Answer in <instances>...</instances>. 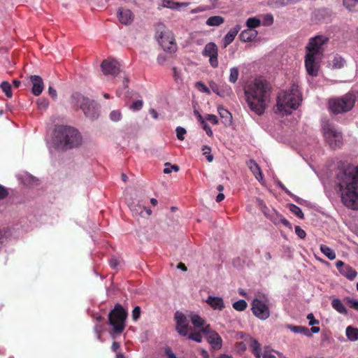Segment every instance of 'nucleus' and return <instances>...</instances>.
<instances>
[{
  "label": "nucleus",
  "mask_w": 358,
  "mask_h": 358,
  "mask_svg": "<svg viewBox=\"0 0 358 358\" xmlns=\"http://www.w3.org/2000/svg\"><path fill=\"white\" fill-rule=\"evenodd\" d=\"M0 87L2 90V91L5 93L6 96L8 98L12 97L13 94H12V90H11V86L8 82H7V81L2 82Z\"/></svg>",
  "instance_id": "obj_38"
},
{
  "label": "nucleus",
  "mask_w": 358,
  "mask_h": 358,
  "mask_svg": "<svg viewBox=\"0 0 358 358\" xmlns=\"http://www.w3.org/2000/svg\"><path fill=\"white\" fill-rule=\"evenodd\" d=\"M329 39V37L322 35L311 38L306 46V52L322 57L323 45L328 42Z\"/></svg>",
  "instance_id": "obj_9"
},
{
  "label": "nucleus",
  "mask_w": 358,
  "mask_h": 358,
  "mask_svg": "<svg viewBox=\"0 0 358 358\" xmlns=\"http://www.w3.org/2000/svg\"><path fill=\"white\" fill-rule=\"evenodd\" d=\"M263 358H276L271 352L265 351L263 355Z\"/></svg>",
  "instance_id": "obj_63"
},
{
  "label": "nucleus",
  "mask_w": 358,
  "mask_h": 358,
  "mask_svg": "<svg viewBox=\"0 0 358 358\" xmlns=\"http://www.w3.org/2000/svg\"><path fill=\"white\" fill-rule=\"evenodd\" d=\"M324 136L333 149L340 148L342 145L343 137L341 132H338L333 126L327 124L323 129Z\"/></svg>",
  "instance_id": "obj_8"
},
{
  "label": "nucleus",
  "mask_w": 358,
  "mask_h": 358,
  "mask_svg": "<svg viewBox=\"0 0 358 358\" xmlns=\"http://www.w3.org/2000/svg\"><path fill=\"white\" fill-rule=\"evenodd\" d=\"M336 266L339 273L350 280H354L357 275V273L355 269H353L350 265L345 264L341 260H338L336 262Z\"/></svg>",
  "instance_id": "obj_16"
},
{
  "label": "nucleus",
  "mask_w": 358,
  "mask_h": 358,
  "mask_svg": "<svg viewBox=\"0 0 358 358\" xmlns=\"http://www.w3.org/2000/svg\"><path fill=\"white\" fill-rule=\"evenodd\" d=\"M129 207L131 212L133 213L134 215H142L143 211L145 210V208L144 206H142L141 205L135 204V203H130L129 204Z\"/></svg>",
  "instance_id": "obj_32"
},
{
  "label": "nucleus",
  "mask_w": 358,
  "mask_h": 358,
  "mask_svg": "<svg viewBox=\"0 0 358 358\" xmlns=\"http://www.w3.org/2000/svg\"><path fill=\"white\" fill-rule=\"evenodd\" d=\"M206 302L214 310H222L225 307L223 299L221 297L208 296Z\"/></svg>",
  "instance_id": "obj_18"
},
{
  "label": "nucleus",
  "mask_w": 358,
  "mask_h": 358,
  "mask_svg": "<svg viewBox=\"0 0 358 358\" xmlns=\"http://www.w3.org/2000/svg\"><path fill=\"white\" fill-rule=\"evenodd\" d=\"M320 250L321 252L330 260H333L336 258V253L335 252L331 249L329 247L325 245H320Z\"/></svg>",
  "instance_id": "obj_31"
},
{
  "label": "nucleus",
  "mask_w": 358,
  "mask_h": 358,
  "mask_svg": "<svg viewBox=\"0 0 358 358\" xmlns=\"http://www.w3.org/2000/svg\"><path fill=\"white\" fill-rule=\"evenodd\" d=\"M110 118L114 122L120 121L122 118V113L119 110H113L110 114Z\"/></svg>",
  "instance_id": "obj_43"
},
{
  "label": "nucleus",
  "mask_w": 358,
  "mask_h": 358,
  "mask_svg": "<svg viewBox=\"0 0 358 358\" xmlns=\"http://www.w3.org/2000/svg\"><path fill=\"white\" fill-rule=\"evenodd\" d=\"M289 210L294 214L296 217L300 219L304 218V215L301 210V209L295 204L291 203L289 205Z\"/></svg>",
  "instance_id": "obj_34"
},
{
  "label": "nucleus",
  "mask_w": 358,
  "mask_h": 358,
  "mask_svg": "<svg viewBox=\"0 0 358 358\" xmlns=\"http://www.w3.org/2000/svg\"><path fill=\"white\" fill-rule=\"evenodd\" d=\"M141 307L138 306L134 307V308L133 309L132 313H131V317H132L133 320L137 321L141 317Z\"/></svg>",
  "instance_id": "obj_45"
},
{
  "label": "nucleus",
  "mask_w": 358,
  "mask_h": 358,
  "mask_svg": "<svg viewBox=\"0 0 358 358\" xmlns=\"http://www.w3.org/2000/svg\"><path fill=\"white\" fill-rule=\"evenodd\" d=\"M224 22V17L219 16V15H215L210 17L206 20V24L210 27H217L220 24H222Z\"/></svg>",
  "instance_id": "obj_29"
},
{
  "label": "nucleus",
  "mask_w": 358,
  "mask_h": 358,
  "mask_svg": "<svg viewBox=\"0 0 358 358\" xmlns=\"http://www.w3.org/2000/svg\"><path fill=\"white\" fill-rule=\"evenodd\" d=\"M271 87L269 83L255 78L244 87L245 100L249 108L258 115L264 114L270 101Z\"/></svg>",
  "instance_id": "obj_2"
},
{
  "label": "nucleus",
  "mask_w": 358,
  "mask_h": 358,
  "mask_svg": "<svg viewBox=\"0 0 358 358\" xmlns=\"http://www.w3.org/2000/svg\"><path fill=\"white\" fill-rule=\"evenodd\" d=\"M344 7L349 11L355 10V7L358 4V0H343Z\"/></svg>",
  "instance_id": "obj_35"
},
{
  "label": "nucleus",
  "mask_w": 358,
  "mask_h": 358,
  "mask_svg": "<svg viewBox=\"0 0 358 358\" xmlns=\"http://www.w3.org/2000/svg\"><path fill=\"white\" fill-rule=\"evenodd\" d=\"M331 306L334 310H336L338 313L341 314H348V310L344 306L342 301L339 299H334L331 301Z\"/></svg>",
  "instance_id": "obj_25"
},
{
  "label": "nucleus",
  "mask_w": 358,
  "mask_h": 358,
  "mask_svg": "<svg viewBox=\"0 0 358 358\" xmlns=\"http://www.w3.org/2000/svg\"><path fill=\"white\" fill-rule=\"evenodd\" d=\"M201 124V127L203 129V130L206 131V134L208 136H211L213 135V131H212L210 127H209V125L206 122V121L202 120Z\"/></svg>",
  "instance_id": "obj_50"
},
{
  "label": "nucleus",
  "mask_w": 358,
  "mask_h": 358,
  "mask_svg": "<svg viewBox=\"0 0 358 358\" xmlns=\"http://www.w3.org/2000/svg\"><path fill=\"white\" fill-rule=\"evenodd\" d=\"M294 229H295L296 234L301 239H303L306 238V231L303 229H302L299 226H296Z\"/></svg>",
  "instance_id": "obj_49"
},
{
  "label": "nucleus",
  "mask_w": 358,
  "mask_h": 358,
  "mask_svg": "<svg viewBox=\"0 0 358 358\" xmlns=\"http://www.w3.org/2000/svg\"><path fill=\"white\" fill-rule=\"evenodd\" d=\"M38 107L41 110H45L48 106V101L45 99H39L37 101Z\"/></svg>",
  "instance_id": "obj_48"
},
{
  "label": "nucleus",
  "mask_w": 358,
  "mask_h": 358,
  "mask_svg": "<svg viewBox=\"0 0 358 358\" xmlns=\"http://www.w3.org/2000/svg\"><path fill=\"white\" fill-rule=\"evenodd\" d=\"M206 119L213 124H217L218 123V120L215 115H208Z\"/></svg>",
  "instance_id": "obj_56"
},
{
  "label": "nucleus",
  "mask_w": 358,
  "mask_h": 358,
  "mask_svg": "<svg viewBox=\"0 0 358 358\" xmlns=\"http://www.w3.org/2000/svg\"><path fill=\"white\" fill-rule=\"evenodd\" d=\"M117 17L124 24H129L133 22L134 15L129 9L120 8L117 10Z\"/></svg>",
  "instance_id": "obj_17"
},
{
  "label": "nucleus",
  "mask_w": 358,
  "mask_h": 358,
  "mask_svg": "<svg viewBox=\"0 0 358 358\" xmlns=\"http://www.w3.org/2000/svg\"><path fill=\"white\" fill-rule=\"evenodd\" d=\"M210 87L214 93H215L216 94H217L220 96H223V94L220 92V91L219 90V87L215 83H210Z\"/></svg>",
  "instance_id": "obj_52"
},
{
  "label": "nucleus",
  "mask_w": 358,
  "mask_h": 358,
  "mask_svg": "<svg viewBox=\"0 0 358 358\" xmlns=\"http://www.w3.org/2000/svg\"><path fill=\"white\" fill-rule=\"evenodd\" d=\"M239 76V71L237 67H233L230 69V75L229 78V80L231 83H235Z\"/></svg>",
  "instance_id": "obj_40"
},
{
  "label": "nucleus",
  "mask_w": 358,
  "mask_h": 358,
  "mask_svg": "<svg viewBox=\"0 0 358 358\" xmlns=\"http://www.w3.org/2000/svg\"><path fill=\"white\" fill-rule=\"evenodd\" d=\"M101 67L104 75H110L115 77L120 73V64L115 59H108L103 60Z\"/></svg>",
  "instance_id": "obj_14"
},
{
  "label": "nucleus",
  "mask_w": 358,
  "mask_h": 358,
  "mask_svg": "<svg viewBox=\"0 0 358 358\" xmlns=\"http://www.w3.org/2000/svg\"><path fill=\"white\" fill-rule=\"evenodd\" d=\"M176 131L178 139L183 141L185 139V134L187 133L186 129L182 127H178Z\"/></svg>",
  "instance_id": "obj_44"
},
{
  "label": "nucleus",
  "mask_w": 358,
  "mask_h": 358,
  "mask_svg": "<svg viewBox=\"0 0 358 358\" xmlns=\"http://www.w3.org/2000/svg\"><path fill=\"white\" fill-rule=\"evenodd\" d=\"M202 55L209 57V63L213 68L218 66V48L215 43H208L204 47Z\"/></svg>",
  "instance_id": "obj_13"
},
{
  "label": "nucleus",
  "mask_w": 358,
  "mask_h": 358,
  "mask_svg": "<svg viewBox=\"0 0 358 358\" xmlns=\"http://www.w3.org/2000/svg\"><path fill=\"white\" fill-rule=\"evenodd\" d=\"M217 111H218L220 116L222 119V121L224 124V125H226V126L231 125V124L232 122V115H231V113L228 110H227L221 106L218 107Z\"/></svg>",
  "instance_id": "obj_22"
},
{
  "label": "nucleus",
  "mask_w": 358,
  "mask_h": 358,
  "mask_svg": "<svg viewBox=\"0 0 358 358\" xmlns=\"http://www.w3.org/2000/svg\"><path fill=\"white\" fill-rule=\"evenodd\" d=\"M189 338L196 342L200 343L202 341V336L200 332H194L189 335Z\"/></svg>",
  "instance_id": "obj_46"
},
{
  "label": "nucleus",
  "mask_w": 358,
  "mask_h": 358,
  "mask_svg": "<svg viewBox=\"0 0 358 358\" xmlns=\"http://www.w3.org/2000/svg\"><path fill=\"white\" fill-rule=\"evenodd\" d=\"M233 308L238 311H243L246 309L248 304L243 299H240L234 302L232 305Z\"/></svg>",
  "instance_id": "obj_39"
},
{
  "label": "nucleus",
  "mask_w": 358,
  "mask_h": 358,
  "mask_svg": "<svg viewBox=\"0 0 358 358\" xmlns=\"http://www.w3.org/2000/svg\"><path fill=\"white\" fill-rule=\"evenodd\" d=\"M164 6L171 8L172 10H178L180 7H187L189 6V3H179L175 2L172 0H164Z\"/></svg>",
  "instance_id": "obj_27"
},
{
  "label": "nucleus",
  "mask_w": 358,
  "mask_h": 358,
  "mask_svg": "<svg viewBox=\"0 0 358 358\" xmlns=\"http://www.w3.org/2000/svg\"><path fill=\"white\" fill-rule=\"evenodd\" d=\"M344 301L351 308L356 310H358V301H355L350 296H347L344 299Z\"/></svg>",
  "instance_id": "obj_41"
},
{
  "label": "nucleus",
  "mask_w": 358,
  "mask_h": 358,
  "mask_svg": "<svg viewBox=\"0 0 358 358\" xmlns=\"http://www.w3.org/2000/svg\"><path fill=\"white\" fill-rule=\"evenodd\" d=\"M257 36V31L255 29H247L243 30L239 35L240 40L243 42L252 41Z\"/></svg>",
  "instance_id": "obj_23"
},
{
  "label": "nucleus",
  "mask_w": 358,
  "mask_h": 358,
  "mask_svg": "<svg viewBox=\"0 0 358 358\" xmlns=\"http://www.w3.org/2000/svg\"><path fill=\"white\" fill-rule=\"evenodd\" d=\"M288 329L294 333L303 334L308 337L312 336L310 329L306 327L289 325Z\"/></svg>",
  "instance_id": "obj_24"
},
{
  "label": "nucleus",
  "mask_w": 358,
  "mask_h": 358,
  "mask_svg": "<svg viewBox=\"0 0 358 358\" xmlns=\"http://www.w3.org/2000/svg\"><path fill=\"white\" fill-rule=\"evenodd\" d=\"M155 38L163 50L174 53L178 48L173 32L163 23L159 22L155 27Z\"/></svg>",
  "instance_id": "obj_5"
},
{
  "label": "nucleus",
  "mask_w": 358,
  "mask_h": 358,
  "mask_svg": "<svg viewBox=\"0 0 358 358\" xmlns=\"http://www.w3.org/2000/svg\"><path fill=\"white\" fill-rule=\"evenodd\" d=\"M120 78H122V80H121V82L122 83V85H123L124 89H127L128 83L129 82L128 77H127L125 75H124V76H120Z\"/></svg>",
  "instance_id": "obj_59"
},
{
  "label": "nucleus",
  "mask_w": 358,
  "mask_h": 358,
  "mask_svg": "<svg viewBox=\"0 0 358 358\" xmlns=\"http://www.w3.org/2000/svg\"><path fill=\"white\" fill-rule=\"evenodd\" d=\"M336 179L343 204L358 210V166L343 163L338 169Z\"/></svg>",
  "instance_id": "obj_1"
},
{
  "label": "nucleus",
  "mask_w": 358,
  "mask_h": 358,
  "mask_svg": "<svg viewBox=\"0 0 358 358\" xmlns=\"http://www.w3.org/2000/svg\"><path fill=\"white\" fill-rule=\"evenodd\" d=\"M8 195V192L6 187L0 185V200L3 199Z\"/></svg>",
  "instance_id": "obj_55"
},
{
  "label": "nucleus",
  "mask_w": 358,
  "mask_h": 358,
  "mask_svg": "<svg viewBox=\"0 0 358 358\" xmlns=\"http://www.w3.org/2000/svg\"><path fill=\"white\" fill-rule=\"evenodd\" d=\"M173 76L175 81L176 83H179L180 81H181V78L179 76V73L178 72L176 67L173 68Z\"/></svg>",
  "instance_id": "obj_57"
},
{
  "label": "nucleus",
  "mask_w": 358,
  "mask_h": 358,
  "mask_svg": "<svg viewBox=\"0 0 358 358\" xmlns=\"http://www.w3.org/2000/svg\"><path fill=\"white\" fill-rule=\"evenodd\" d=\"M143 102L142 100H137L133 102L131 105L130 108L134 110H138L142 108Z\"/></svg>",
  "instance_id": "obj_47"
},
{
  "label": "nucleus",
  "mask_w": 358,
  "mask_h": 358,
  "mask_svg": "<svg viewBox=\"0 0 358 358\" xmlns=\"http://www.w3.org/2000/svg\"><path fill=\"white\" fill-rule=\"evenodd\" d=\"M355 100V95L349 92L341 97L329 99V107L334 114L346 113L353 108Z\"/></svg>",
  "instance_id": "obj_7"
},
{
  "label": "nucleus",
  "mask_w": 358,
  "mask_h": 358,
  "mask_svg": "<svg viewBox=\"0 0 358 358\" xmlns=\"http://www.w3.org/2000/svg\"><path fill=\"white\" fill-rule=\"evenodd\" d=\"M92 105V101L90 99L86 97L81 98L80 108L83 113L87 110Z\"/></svg>",
  "instance_id": "obj_37"
},
{
  "label": "nucleus",
  "mask_w": 358,
  "mask_h": 358,
  "mask_svg": "<svg viewBox=\"0 0 358 358\" xmlns=\"http://www.w3.org/2000/svg\"><path fill=\"white\" fill-rule=\"evenodd\" d=\"M307 319L309 320V325L313 326L315 324H318L320 322L317 320H315L313 313H309L307 315Z\"/></svg>",
  "instance_id": "obj_51"
},
{
  "label": "nucleus",
  "mask_w": 358,
  "mask_h": 358,
  "mask_svg": "<svg viewBox=\"0 0 358 358\" xmlns=\"http://www.w3.org/2000/svg\"><path fill=\"white\" fill-rule=\"evenodd\" d=\"M250 347L251 348L252 352L254 354V355L257 358H260L262 350L259 342L256 339L250 338Z\"/></svg>",
  "instance_id": "obj_26"
},
{
  "label": "nucleus",
  "mask_w": 358,
  "mask_h": 358,
  "mask_svg": "<svg viewBox=\"0 0 358 358\" xmlns=\"http://www.w3.org/2000/svg\"><path fill=\"white\" fill-rule=\"evenodd\" d=\"M31 81L33 84L32 93L35 96H38L41 94L43 90V82L42 78L38 76H31Z\"/></svg>",
  "instance_id": "obj_19"
},
{
  "label": "nucleus",
  "mask_w": 358,
  "mask_h": 358,
  "mask_svg": "<svg viewBox=\"0 0 358 358\" xmlns=\"http://www.w3.org/2000/svg\"><path fill=\"white\" fill-rule=\"evenodd\" d=\"M201 331L206 334V339L213 348L219 350L222 348V339L221 336L216 331L211 329L210 324L201 329Z\"/></svg>",
  "instance_id": "obj_12"
},
{
  "label": "nucleus",
  "mask_w": 358,
  "mask_h": 358,
  "mask_svg": "<svg viewBox=\"0 0 358 358\" xmlns=\"http://www.w3.org/2000/svg\"><path fill=\"white\" fill-rule=\"evenodd\" d=\"M120 348V343L117 341H113L112 343L111 350L113 352H117V350H119Z\"/></svg>",
  "instance_id": "obj_61"
},
{
  "label": "nucleus",
  "mask_w": 358,
  "mask_h": 358,
  "mask_svg": "<svg viewBox=\"0 0 358 358\" xmlns=\"http://www.w3.org/2000/svg\"><path fill=\"white\" fill-rule=\"evenodd\" d=\"M174 319L176 322V330L182 336L187 335L189 330V322L186 316L181 312L177 311L175 313Z\"/></svg>",
  "instance_id": "obj_15"
},
{
  "label": "nucleus",
  "mask_w": 358,
  "mask_h": 358,
  "mask_svg": "<svg viewBox=\"0 0 358 358\" xmlns=\"http://www.w3.org/2000/svg\"><path fill=\"white\" fill-rule=\"evenodd\" d=\"M85 115L92 120L96 119L99 116V112L97 108L92 105L84 113Z\"/></svg>",
  "instance_id": "obj_33"
},
{
  "label": "nucleus",
  "mask_w": 358,
  "mask_h": 358,
  "mask_svg": "<svg viewBox=\"0 0 358 358\" xmlns=\"http://www.w3.org/2000/svg\"><path fill=\"white\" fill-rule=\"evenodd\" d=\"M128 313L122 306L116 303L108 314V324L112 327L113 333L122 334L126 327V320Z\"/></svg>",
  "instance_id": "obj_6"
},
{
  "label": "nucleus",
  "mask_w": 358,
  "mask_h": 358,
  "mask_svg": "<svg viewBox=\"0 0 358 358\" xmlns=\"http://www.w3.org/2000/svg\"><path fill=\"white\" fill-rule=\"evenodd\" d=\"M224 194H222V192H220V193L217 194V197H216V201H217V203L221 202L222 201H223V200H224Z\"/></svg>",
  "instance_id": "obj_64"
},
{
  "label": "nucleus",
  "mask_w": 358,
  "mask_h": 358,
  "mask_svg": "<svg viewBox=\"0 0 358 358\" xmlns=\"http://www.w3.org/2000/svg\"><path fill=\"white\" fill-rule=\"evenodd\" d=\"M346 336L351 341H356L358 340V329L352 326H348L346 328Z\"/></svg>",
  "instance_id": "obj_28"
},
{
  "label": "nucleus",
  "mask_w": 358,
  "mask_h": 358,
  "mask_svg": "<svg viewBox=\"0 0 358 358\" xmlns=\"http://www.w3.org/2000/svg\"><path fill=\"white\" fill-rule=\"evenodd\" d=\"M165 353L169 358H178L170 348H166Z\"/></svg>",
  "instance_id": "obj_60"
},
{
  "label": "nucleus",
  "mask_w": 358,
  "mask_h": 358,
  "mask_svg": "<svg viewBox=\"0 0 358 358\" xmlns=\"http://www.w3.org/2000/svg\"><path fill=\"white\" fill-rule=\"evenodd\" d=\"M322 57L307 52L305 56V66L308 75L315 77L318 74L320 63Z\"/></svg>",
  "instance_id": "obj_10"
},
{
  "label": "nucleus",
  "mask_w": 358,
  "mask_h": 358,
  "mask_svg": "<svg viewBox=\"0 0 358 358\" xmlns=\"http://www.w3.org/2000/svg\"><path fill=\"white\" fill-rule=\"evenodd\" d=\"M118 264H119L118 260L115 257H112L109 260V264H110V267H112L113 268H116Z\"/></svg>",
  "instance_id": "obj_58"
},
{
  "label": "nucleus",
  "mask_w": 358,
  "mask_h": 358,
  "mask_svg": "<svg viewBox=\"0 0 358 358\" xmlns=\"http://www.w3.org/2000/svg\"><path fill=\"white\" fill-rule=\"evenodd\" d=\"M82 143V136L75 128L60 125L55 129L53 143L62 150H67L78 147Z\"/></svg>",
  "instance_id": "obj_3"
},
{
  "label": "nucleus",
  "mask_w": 358,
  "mask_h": 358,
  "mask_svg": "<svg viewBox=\"0 0 358 358\" xmlns=\"http://www.w3.org/2000/svg\"><path fill=\"white\" fill-rule=\"evenodd\" d=\"M48 92H49V94L54 99H55L57 97V92L55 89H53V87H52L51 86L49 87L48 88Z\"/></svg>",
  "instance_id": "obj_62"
},
{
  "label": "nucleus",
  "mask_w": 358,
  "mask_h": 358,
  "mask_svg": "<svg viewBox=\"0 0 358 358\" xmlns=\"http://www.w3.org/2000/svg\"><path fill=\"white\" fill-rule=\"evenodd\" d=\"M191 322L195 328L202 327L203 329L207 325L206 324L205 320L196 314L191 316Z\"/></svg>",
  "instance_id": "obj_30"
},
{
  "label": "nucleus",
  "mask_w": 358,
  "mask_h": 358,
  "mask_svg": "<svg viewBox=\"0 0 358 358\" xmlns=\"http://www.w3.org/2000/svg\"><path fill=\"white\" fill-rule=\"evenodd\" d=\"M174 171L176 172L178 171H179V167L177 165H171V168H169V167H166L164 169V173H166V174H169V173H171L172 172V171Z\"/></svg>",
  "instance_id": "obj_54"
},
{
  "label": "nucleus",
  "mask_w": 358,
  "mask_h": 358,
  "mask_svg": "<svg viewBox=\"0 0 358 358\" xmlns=\"http://www.w3.org/2000/svg\"><path fill=\"white\" fill-rule=\"evenodd\" d=\"M203 155L206 157V159L208 162H212L213 159V156L210 155V148L208 145H203L202 148Z\"/></svg>",
  "instance_id": "obj_42"
},
{
  "label": "nucleus",
  "mask_w": 358,
  "mask_h": 358,
  "mask_svg": "<svg viewBox=\"0 0 358 358\" xmlns=\"http://www.w3.org/2000/svg\"><path fill=\"white\" fill-rule=\"evenodd\" d=\"M240 29L241 26L237 24L228 31V33L223 38L224 48H227L230 43L233 42Z\"/></svg>",
  "instance_id": "obj_20"
},
{
  "label": "nucleus",
  "mask_w": 358,
  "mask_h": 358,
  "mask_svg": "<svg viewBox=\"0 0 358 358\" xmlns=\"http://www.w3.org/2000/svg\"><path fill=\"white\" fill-rule=\"evenodd\" d=\"M260 24V20L256 17H250L246 21V25L248 29H254L255 28L259 27Z\"/></svg>",
  "instance_id": "obj_36"
},
{
  "label": "nucleus",
  "mask_w": 358,
  "mask_h": 358,
  "mask_svg": "<svg viewBox=\"0 0 358 358\" xmlns=\"http://www.w3.org/2000/svg\"><path fill=\"white\" fill-rule=\"evenodd\" d=\"M247 165L250 170L252 171L255 178L261 182L263 180V174L261 171V169L257 162L253 159H250L247 162Z\"/></svg>",
  "instance_id": "obj_21"
},
{
  "label": "nucleus",
  "mask_w": 358,
  "mask_h": 358,
  "mask_svg": "<svg viewBox=\"0 0 358 358\" xmlns=\"http://www.w3.org/2000/svg\"><path fill=\"white\" fill-rule=\"evenodd\" d=\"M196 86L199 87L200 91L208 94L210 93V90L203 83L199 82L196 83Z\"/></svg>",
  "instance_id": "obj_53"
},
{
  "label": "nucleus",
  "mask_w": 358,
  "mask_h": 358,
  "mask_svg": "<svg viewBox=\"0 0 358 358\" xmlns=\"http://www.w3.org/2000/svg\"><path fill=\"white\" fill-rule=\"evenodd\" d=\"M252 311L260 320H264L270 316V310L268 306L258 299H255L252 301Z\"/></svg>",
  "instance_id": "obj_11"
},
{
  "label": "nucleus",
  "mask_w": 358,
  "mask_h": 358,
  "mask_svg": "<svg viewBox=\"0 0 358 358\" xmlns=\"http://www.w3.org/2000/svg\"><path fill=\"white\" fill-rule=\"evenodd\" d=\"M302 101L299 86L293 84L288 91L279 94L277 98L276 108L280 112L290 114L292 110L296 109Z\"/></svg>",
  "instance_id": "obj_4"
}]
</instances>
